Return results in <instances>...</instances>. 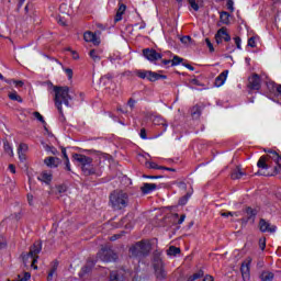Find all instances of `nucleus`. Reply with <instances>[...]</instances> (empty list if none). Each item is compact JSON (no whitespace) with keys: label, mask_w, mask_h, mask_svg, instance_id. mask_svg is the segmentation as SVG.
Returning a JSON list of instances; mask_svg holds the SVG:
<instances>
[{"label":"nucleus","mask_w":281,"mask_h":281,"mask_svg":"<svg viewBox=\"0 0 281 281\" xmlns=\"http://www.w3.org/2000/svg\"><path fill=\"white\" fill-rule=\"evenodd\" d=\"M72 159L80 164L81 170L86 177H91V175H97L100 177L102 175V160L93 161V158L85 156L82 154H74Z\"/></svg>","instance_id":"nucleus-1"},{"label":"nucleus","mask_w":281,"mask_h":281,"mask_svg":"<svg viewBox=\"0 0 281 281\" xmlns=\"http://www.w3.org/2000/svg\"><path fill=\"white\" fill-rule=\"evenodd\" d=\"M55 92V106L60 115H63V104L69 106V100H71V94H69V87H54Z\"/></svg>","instance_id":"nucleus-2"},{"label":"nucleus","mask_w":281,"mask_h":281,"mask_svg":"<svg viewBox=\"0 0 281 281\" xmlns=\"http://www.w3.org/2000/svg\"><path fill=\"white\" fill-rule=\"evenodd\" d=\"M113 210H124L128 205V194L124 191H113L110 195Z\"/></svg>","instance_id":"nucleus-3"},{"label":"nucleus","mask_w":281,"mask_h":281,"mask_svg":"<svg viewBox=\"0 0 281 281\" xmlns=\"http://www.w3.org/2000/svg\"><path fill=\"white\" fill-rule=\"evenodd\" d=\"M151 249L153 245H150L149 240H140L130 248V254L134 258H145L150 254Z\"/></svg>","instance_id":"nucleus-4"},{"label":"nucleus","mask_w":281,"mask_h":281,"mask_svg":"<svg viewBox=\"0 0 281 281\" xmlns=\"http://www.w3.org/2000/svg\"><path fill=\"white\" fill-rule=\"evenodd\" d=\"M41 249H43L41 243H35L31 247L29 254L23 256V262L25 267H27V265H31L32 269H38V266H36V263L38 262V255L41 254Z\"/></svg>","instance_id":"nucleus-5"},{"label":"nucleus","mask_w":281,"mask_h":281,"mask_svg":"<svg viewBox=\"0 0 281 281\" xmlns=\"http://www.w3.org/2000/svg\"><path fill=\"white\" fill-rule=\"evenodd\" d=\"M98 260H101L102 262H113L117 260V254L113 251L111 248H102L98 254H97Z\"/></svg>","instance_id":"nucleus-6"},{"label":"nucleus","mask_w":281,"mask_h":281,"mask_svg":"<svg viewBox=\"0 0 281 281\" xmlns=\"http://www.w3.org/2000/svg\"><path fill=\"white\" fill-rule=\"evenodd\" d=\"M259 229L262 234H276V231L278 229V227H276V225H271V223H269V221L265 220V218H260L259 220Z\"/></svg>","instance_id":"nucleus-7"},{"label":"nucleus","mask_w":281,"mask_h":281,"mask_svg":"<svg viewBox=\"0 0 281 281\" xmlns=\"http://www.w3.org/2000/svg\"><path fill=\"white\" fill-rule=\"evenodd\" d=\"M143 56H145L149 63H156V60H161L162 58L160 53H157V50L150 48H145L143 50Z\"/></svg>","instance_id":"nucleus-8"},{"label":"nucleus","mask_w":281,"mask_h":281,"mask_svg":"<svg viewBox=\"0 0 281 281\" xmlns=\"http://www.w3.org/2000/svg\"><path fill=\"white\" fill-rule=\"evenodd\" d=\"M215 41H216L217 45H221V43H223V41H225L226 43H229V41H232V36L228 35L225 27H222L215 34Z\"/></svg>","instance_id":"nucleus-9"},{"label":"nucleus","mask_w":281,"mask_h":281,"mask_svg":"<svg viewBox=\"0 0 281 281\" xmlns=\"http://www.w3.org/2000/svg\"><path fill=\"white\" fill-rule=\"evenodd\" d=\"M154 269H155L156 278H158L159 280H164V278H166V271L164 270V261L161 260L156 261L154 265Z\"/></svg>","instance_id":"nucleus-10"},{"label":"nucleus","mask_w":281,"mask_h":281,"mask_svg":"<svg viewBox=\"0 0 281 281\" xmlns=\"http://www.w3.org/2000/svg\"><path fill=\"white\" fill-rule=\"evenodd\" d=\"M83 41H86V43H93V45H100V40L91 31H88L83 34Z\"/></svg>","instance_id":"nucleus-11"},{"label":"nucleus","mask_w":281,"mask_h":281,"mask_svg":"<svg viewBox=\"0 0 281 281\" xmlns=\"http://www.w3.org/2000/svg\"><path fill=\"white\" fill-rule=\"evenodd\" d=\"M249 87L250 89L255 90V91H259L260 89V76L258 75H252L249 79Z\"/></svg>","instance_id":"nucleus-12"},{"label":"nucleus","mask_w":281,"mask_h":281,"mask_svg":"<svg viewBox=\"0 0 281 281\" xmlns=\"http://www.w3.org/2000/svg\"><path fill=\"white\" fill-rule=\"evenodd\" d=\"M44 164H45V166H47V168H58V166H60V158L46 157L44 159Z\"/></svg>","instance_id":"nucleus-13"},{"label":"nucleus","mask_w":281,"mask_h":281,"mask_svg":"<svg viewBox=\"0 0 281 281\" xmlns=\"http://www.w3.org/2000/svg\"><path fill=\"white\" fill-rule=\"evenodd\" d=\"M227 76H229V70H224L215 78V87H223L227 81Z\"/></svg>","instance_id":"nucleus-14"},{"label":"nucleus","mask_w":281,"mask_h":281,"mask_svg":"<svg viewBox=\"0 0 281 281\" xmlns=\"http://www.w3.org/2000/svg\"><path fill=\"white\" fill-rule=\"evenodd\" d=\"M27 150H30V147L27 146V144L21 143L19 145L18 155H19L20 161H25V159H26L25 154L27 153Z\"/></svg>","instance_id":"nucleus-15"},{"label":"nucleus","mask_w":281,"mask_h":281,"mask_svg":"<svg viewBox=\"0 0 281 281\" xmlns=\"http://www.w3.org/2000/svg\"><path fill=\"white\" fill-rule=\"evenodd\" d=\"M124 12H126V5L124 3L119 4V9L114 16V23H120V21H122V16H124Z\"/></svg>","instance_id":"nucleus-16"},{"label":"nucleus","mask_w":281,"mask_h":281,"mask_svg":"<svg viewBox=\"0 0 281 281\" xmlns=\"http://www.w3.org/2000/svg\"><path fill=\"white\" fill-rule=\"evenodd\" d=\"M38 181H42V183H52V172L49 171H43L42 173H40V176L37 177Z\"/></svg>","instance_id":"nucleus-17"},{"label":"nucleus","mask_w":281,"mask_h":281,"mask_svg":"<svg viewBox=\"0 0 281 281\" xmlns=\"http://www.w3.org/2000/svg\"><path fill=\"white\" fill-rule=\"evenodd\" d=\"M140 190L143 194H150V192H155V190H157V184L145 182Z\"/></svg>","instance_id":"nucleus-18"},{"label":"nucleus","mask_w":281,"mask_h":281,"mask_svg":"<svg viewBox=\"0 0 281 281\" xmlns=\"http://www.w3.org/2000/svg\"><path fill=\"white\" fill-rule=\"evenodd\" d=\"M89 56L93 60V63H100V60H102V50L91 49L89 52Z\"/></svg>","instance_id":"nucleus-19"},{"label":"nucleus","mask_w":281,"mask_h":281,"mask_svg":"<svg viewBox=\"0 0 281 281\" xmlns=\"http://www.w3.org/2000/svg\"><path fill=\"white\" fill-rule=\"evenodd\" d=\"M168 77L166 75H159L155 71L149 70L148 80L149 82H157V80H166Z\"/></svg>","instance_id":"nucleus-20"},{"label":"nucleus","mask_w":281,"mask_h":281,"mask_svg":"<svg viewBox=\"0 0 281 281\" xmlns=\"http://www.w3.org/2000/svg\"><path fill=\"white\" fill-rule=\"evenodd\" d=\"M245 175H247L245 171H243V169L240 167H236L232 173H231V179H243V177H245Z\"/></svg>","instance_id":"nucleus-21"},{"label":"nucleus","mask_w":281,"mask_h":281,"mask_svg":"<svg viewBox=\"0 0 281 281\" xmlns=\"http://www.w3.org/2000/svg\"><path fill=\"white\" fill-rule=\"evenodd\" d=\"M188 3L194 12H199V9L203 8V0H188Z\"/></svg>","instance_id":"nucleus-22"},{"label":"nucleus","mask_w":281,"mask_h":281,"mask_svg":"<svg viewBox=\"0 0 281 281\" xmlns=\"http://www.w3.org/2000/svg\"><path fill=\"white\" fill-rule=\"evenodd\" d=\"M249 265H251L250 260L241 265L240 271L244 280H249Z\"/></svg>","instance_id":"nucleus-23"},{"label":"nucleus","mask_w":281,"mask_h":281,"mask_svg":"<svg viewBox=\"0 0 281 281\" xmlns=\"http://www.w3.org/2000/svg\"><path fill=\"white\" fill-rule=\"evenodd\" d=\"M261 281H273V278H276V274L269 270H265L259 276Z\"/></svg>","instance_id":"nucleus-24"},{"label":"nucleus","mask_w":281,"mask_h":281,"mask_svg":"<svg viewBox=\"0 0 281 281\" xmlns=\"http://www.w3.org/2000/svg\"><path fill=\"white\" fill-rule=\"evenodd\" d=\"M220 21L224 25H229V13H227L226 11H222L220 13Z\"/></svg>","instance_id":"nucleus-25"},{"label":"nucleus","mask_w":281,"mask_h":281,"mask_svg":"<svg viewBox=\"0 0 281 281\" xmlns=\"http://www.w3.org/2000/svg\"><path fill=\"white\" fill-rule=\"evenodd\" d=\"M56 271H58V262H55L48 272L47 281L54 280V276H56Z\"/></svg>","instance_id":"nucleus-26"},{"label":"nucleus","mask_w":281,"mask_h":281,"mask_svg":"<svg viewBox=\"0 0 281 281\" xmlns=\"http://www.w3.org/2000/svg\"><path fill=\"white\" fill-rule=\"evenodd\" d=\"M9 98L13 101V102H19L20 104L23 103V99L21 98V95H19V93L16 91H12L9 93Z\"/></svg>","instance_id":"nucleus-27"},{"label":"nucleus","mask_w":281,"mask_h":281,"mask_svg":"<svg viewBox=\"0 0 281 281\" xmlns=\"http://www.w3.org/2000/svg\"><path fill=\"white\" fill-rule=\"evenodd\" d=\"M267 87L270 91L277 90V92L281 95V85H276V82H268Z\"/></svg>","instance_id":"nucleus-28"},{"label":"nucleus","mask_w":281,"mask_h":281,"mask_svg":"<svg viewBox=\"0 0 281 281\" xmlns=\"http://www.w3.org/2000/svg\"><path fill=\"white\" fill-rule=\"evenodd\" d=\"M146 167L151 169V170H164V166H159L154 161H147Z\"/></svg>","instance_id":"nucleus-29"},{"label":"nucleus","mask_w":281,"mask_h":281,"mask_svg":"<svg viewBox=\"0 0 281 281\" xmlns=\"http://www.w3.org/2000/svg\"><path fill=\"white\" fill-rule=\"evenodd\" d=\"M191 115H192V117H200L201 116V105H194L191 109Z\"/></svg>","instance_id":"nucleus-30"},{"label":"nucleus","mask_w":281,"mask_h":281,"mask_svg":"<svg viewBox=\"0 0 281 281\" xmlns=\"http://www.w3.org/2000/svg\"><path fill=\"white\" fill-rule=\"evenodd\" d=\"M110 280L111 281H124V277L120 276V273L112 271L110 273Z\"/></svg>","instance_id":"nucleus-31"},{"label":"nucleus","mask_w":281,"mask_h":281,"mask_svg":"<svg viewBox=\"0 0 281 281\" xmlns=\"http://www.w3.org/2000/svg\"><path fill=\"white\" fill-rule=\"evenodd\" d=\"M246 214L248 215V218H256L258 211L256 209L247 207Z\"/></svg>","instance_id":"nucleus-32"},{"label":"nucleus","mask_w":281,"mask_h":281,"mask_svg":"<svg viewBox=\"0 0 281 281\" xmlns=\"http://www.w3.org/2000/svg\"><path fill=\"white\" fill-rule=\"evenodd\" d=\"M136 76L138 78H142V80H148V76H149V70H138L136 72Z\"/></svg>","instance_id":"nucleus-33"},{"label":"nucleus","mask_w":281,"mask_h":281,"mask_svg":"<svg viewBox=\"0 0 281 281\" xmlns=\"http://www.w3.org/2000/svg\"><path fill=\"white\" fill-rule=\"evenodd\" d=\"M32 278V274L30 272H24L18 276V279L14 281H27Z\"/></svg>","instance_id":"nucleus-34"},{"label":"nucleus","mask_w":281,"mask_h":281,"mask_svg":"<svg viewBox=\"0 0 281 281\" xmlns=\"http://www.w3.org/2000/svg\"><path fill=\"white\" fill-rule=\"evenodd\" d=\"M203 276H204L203 270H200V271L195 272L193 276L189 277L188 281L199 280V279L203 278Z\"/></svg>","instance_id":"nucleus-35"},{"label":"nucleus","mask_w":281,"mask_h":281,"mask_svg":"<svg viewBox=\"0 0 281 281\" xmlns=\"http://www.w3.org/2000/svg\"><path fill=\"white\" fill-rule=\"evenodd\" d=\"M178 254H181V249L177 248L175 246H170L168 250V256H177Z\"/></svg>","instance_id":"nucleus-36"},{"label":"nucleus","mask_w":281,"mask_h":281,"mask_svg":"<svg viewBox=\"0 0 281 281\" xmlns=\"http://www.w3.org/2000/svg\"><path fill=\"white\" fill-rule=\"evenodd\" d=\"M4 150H5V154L9 155L10 157L14 156V151L12 149V146H10V143L8 142L4 143Z\"/></svg>","instance_id":"nucleus-37"},{"label":"nucleus","mask_w":281,"mask_h":281,"mask_svg":"<svg viewBox=\"0 0 281 281\" xmlns=\"http://www.w3.org/2000/svg\"><path fill=\"white\" fill-rule=\"evenodd\" d=\"M181 63H183V58L175 55L171 60V67H177V65H181Z\"/></svg>","instance_id":"nucleus-38"},{"label":"nucleus","mask_w":281,"mask_h":281,"mask_svg":"<svg viewBox=\"0 0 281 281\" xmlns=\"http://www.w3.org/2000/svg\"><path fill=\"white\" fill-rule=\"evenodd\" d=\"M90 272H91V266H85L83 268H81L79 276L81 278H85V276H87V273H90Z\"/></svg>","instance_id":"nucleus-39"},{"label":"nucleus","mask_w":281,"mask_h":281,"mask_svg":"<svg viewBox=\"0 0 281 281\" xmlns=\"http://www.w3.org/2000/svg\"><path fill=\"white\" fill-rule=\"evenodd\" d=\"M221 216H223L224 218H228V216H240V213L238 212H224V213H221Z\"/></svg>","instance_id":"nucleus-40"},{"label":"nucleus","mask_w":281,"mask_h":281,"mask_svg":"<svg viewBox=\"0 0 281 281\" xmlns=\"http://www.w3.org/2000/svg\"><path fill=\"white\" fill-rule=\"evenodd\" d=\"M64 71L68 77V80H71V78H74V70L71 68H64Z\"/></svg>","instance_id":"nucleus-41"},{"label":"nucleus","mask_w":281,"mask_h":281,"mask_svg":"<svg viewBox=\"0 0 281 281\" xmlns=\"http://www.w3.org/2000/svg\"><path fill=\"white\" fill-rule=\"evenodd\" d=\"M189 200H190V194H187V195L182 196V198L179 200V205H186Z\"/></svg>","instance_id":"nucleus-42"},{"label":"nucleus","mask_w":281,"mask_h":281,"mask_svg":"<svg viewBox=\"0 0 281 281\" xmlns=\"http://www.w3.org/2000/svg\"><path fill=\"white\" fill-rule=\"evenodd\" d=\"M34 117L38 120V122H42V124H45V119H43V115L38 112L33 113Z\"/></svg>","instance_id":"nucleus-43"},{"label":"nucleus","mask_w":281,"mask_h":281,"mask_svg":"<svg viewBox=\"0 0 281 281\" xmlns=\"http://www.w3.org/2000/svg\"><path fill=\"white\" fill-rule=\"evenodd\" d=\"M226 8L229 12H234V0H227Z\"/></svg>","instance_id":"nucleus-44"},{"label":"nucleus","mask_w":281,"mask_h":281,"mask_svg":"<svg viewBox=\"0 0 281 281\" xmlns=\"http://www.w3.org/2000/svg\"><path fill=\"white\" fill-rule=\"evenodd\" d=\"M234 41H235V45L237 47V49H243V46H241V43L243 41L240 40V37H234Z\"/></svg>","instance_id":"nucleus-45"},{"label":"nucleus","mask_w":281,"mask_h":281,"mask_svg":"<svg viewBox=\"0 0 281 281\" xmlns=\"http://www.w3.org/2000/svg\"><path fill=\"white\" fill-rule=\"evenodd\" d=\"M259 247L262 251H265V248L267 247V241L266 239H259Z\"/></svg>","instance_id":"nucleus-46"},{"label":"nucleus","mask_w":281,"mask_h":281,"mask_svg":"<svg viewBox=\"0 0 281 281\" xmlns=\"http://www.w3.org/2000/svg\"><path fill=\"white\" fill-rule=\"evenodd\" d=\"M206 46L209 47L210 52H214V45L210 41V38H205Z\"/></svg>","instance_id":"nucleus-47"},{"label":"nucleus","mask_w":281,"mask_h":281,"mask_svg":"<svg viewBox=\"0 0 281 281\" xmlns=\"http://www.w3.org/2000/svg\"><path fill=\"white\" fill-rule=\"evenodd\" d=\"M248 47H256V37H250L248 40Z\"/></svg>","instance_id":"nucleus-48"},{"label":"nucleus","mask_w":281,"mask_h":281,"mask_svg":"<svg viewBox=\"0 0 281 281\" xmlns=\"http://www.w3.org/2000/svg\"><path fill=\"white\" fill-rule=\"evenodd\" d=\"M140 139H148V136L146 135V128H142L139 133Z\"/></svg>","instance_id":"nucleus-49"},{"label":"nucleus","mask_w":281,"mask_h":281,"mask_svg":"<svg viewBox=\"0 0 281 281\" xmlns=\"http://www.w3.org/2000/svg\"><path fill=\"white\" fill-rule=\"evenodd\" d=\"M7 243H5V237L0 236V249H4Z\"/></svg>","instance_id":"nucleus-50"},{"label":"nucleus","mask_w":281,"mask_h":281,"mask_svg":"<svg viewBox=\"0 0 281 281\" xmlns=\"http://www.w3.org/2000/svg\"><path fill=\"white\" fill-rule=\"evenodd\" d=\"M190 41H192V37H190L188 35L181 37V43H184L186 45H188V43H190Z\"/></svg>","instance_id":"nucleus-51"},{"label":"nucleus","mask_w":281,"mask_h":281,"mask_svg":"<svg viewBox=\"0 0 281 281\" xmlns=\"http://www.w3.org/2000/svg\"><path fill=\"white\" fill-rule=\"evenodd\" d=\"M45 150H47V153H52L53 155H56V153H58V151L56 150V148L49 147V146H46V147H45Z\"/></svg>","instance_id":"nucleus-52"},{"label":"nucleus","mask_w":281,"mask_h":281,"mask_svg":"<svg viewBox=\"0 0 281 281\" xmlns=\"http://www.w3.org/2000/svg\"><path fill=\"white\" fill-rule=\"evenodd\" d=\"M105 80H113V76L108 74V75L101 77V82H104Z\"/></svg>","instance_id":"nucleus-53"},{"label":"nucleus","mask_w":281,"mask_h":281,"mask_svg":"<svg viewBox=\"0 0 281 281\" xmlns=\"http://www.w3.org/2000/svg\"><path fill=\"white\" fill-rule=\"evenodd\" d=\"M135 103H136V101L134 99H130L128 102H127V106L130 109H134L135 108Z\"/></svg>","instance_id":"nucleus-54"},{"label":"nucleus","mask_w":281,"mask_h":281,"mask_svg":"<svg viewBox=\"0 0 281 281\" xmlns=\"http://www.w3.org/2000/svg\"><path fill=\"white\" fill-rule=\"evenodd\" d=\"M61 155H63L65 161H67V159H69V156L67 155V149L65 147L61 148Z\"/></svg>","instance_id":"nucleus-55"},{"label":"nucleus","mask_w":281,"mask_h":281,"mask_svg":"<svg viewBox=\"0 0 281 281\" xmlns=\"http://www.w3.org/2000/svg\"><path fill=\"white\" fill-rule=\"evenodd\" d=\"M27 202H29V205H34V195L27 194Z\"/></svg>","instance_id":"nucleus-56"},{"label":"nucleus","mask_w":281,"mask_h":281,"mask_svg":"<svg viewBox=\"0 0 281 281\" xmlns=\"http://www.w3.org/2000/svg\"><path fill=\"white\" fill-rule=\"evenodd\" d=\"M66 161V170H68V172H71V162H69V158H67Z\"/></svg>","instance_id":"nucleus-57"},{"label":"nucleus","mask_w":281,"mask_h":281,"mask_svg":"<svg viewBox=\"0 0 281 281\" xmlns=\"http://www.w3.org/2000/svg\"><path fill=\"white\" fill-rule=\"evenodd\" d=\"M184 221H186V214H182L178 221V225H183Z\"/></svg>","instance_id":"nucleus-58"},{"label":"nucleus","mask_w":281,"mask_h":281,"mask_svg":"<svg viewBox=\"0 0 281 281\" xmlns=\"http://www.w3.org/2000/svg\"><path fill=\"white\" fill-rule=\"evenodd\" d=\"M9 170L12 172V175L16 173V167H14V165H9Z\"/></svg>","instance_id":"nucleus-59"},{"label":"nucleus","mask_w":281,"mask_h":281,"mask_svg":"<svg viewBox=\"0 0 281 281\" xmlns=\"http://www.w3.org/2000/svg\"><path fill=\"white\" fill-rule=\"evenodd\" d=\"M203 281H214V277L207 274L204 277Z\"/></svg>","instance_id":"nucleus-60"},{"label":"nucleus","mask_w":281,"mask_h":281,"mask_svg":"<svg viewBox=\"0 0 281 281\" xmlns=\"http://www.w3.org/2000/svg\"><path fill=\"white\" fill-rule=\"evenodd\" d=\"M138 30H146V22H142L138 26Z\"/></svg>","instance_id":"nucleus-61"},{"label":"nucleus","mask_w":281,"mask_h":281,"mask_svg":"<svg viewBox=\"0 0 281 281\" xmlns=\"http://www.w3.org/2000/svg\"><path fill=\"white\" fill-rule=\"evenodd\" d=\"M162 65H172V60L165 59V60H162Z\"/></svg>","instance_id":"nucleus-62"},{"label":"nucleus","mask_w":281,"mask_h":281,"mask_svg":"<svg viewBox=\"0 0 281 281\" xmlns=\"http://www.w3.org/2000/svg\"><path fill=\"white\" fill-rule=\"evenodd\" d=\"M15 87H23V81H14Z\"/></svg>","instance_id":"nucleus-63"},{"label":"nucleus","mask_w":281,"mask_h":281,"mask_svg":"<svg viewBox=\"0 0 281 281\" xmlns=\"http://www.w3.org/2000/svg\"><path fill=\"white\" fill-rule=\"evenodd\" d=\"M117 238H120V235H114V236H112V237H110V240H117Z\"/></svg>","instance_id":"nucleus-64"}]
</instances>
